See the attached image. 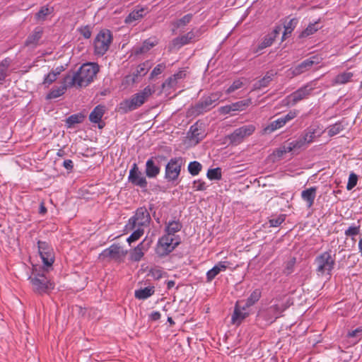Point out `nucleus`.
I'll list each match as a JSON object with an SVG mask.
<instances>
[{
  "instance_id": "3c124183",
  "label": "nucleus",
  "mask_w": 362,
  "mask_h": 362,
  "mask_svg": "<svg viewBox=\"0 0 362 362\" xmlns=\"http://www.w3.org/2000/svg\"><path fill=\"white\" fill-rule=\"evenodd\" d=\"M9 66V61L7 59L0 62V81H3L6 77V72Z\"/></svg>"
},
{
  "instance_id": "c03bdc74",
  "label": "nucleus",
  "mask_w": 362,
  "mask_h": 362,
  "mask_svg": "<svg viewBox=\"0 0 362 362\" xmlns=\"http://www.w3.org/2000/svg\"><path fill=\"white\" fill-rule=\"evenodd\" d=\"M262 291L259 288L255 289L246 299L247 304L254 305L261 298Z\"/></svg>"
},
{
  "instance_id": "cd10ccee",
  "label": "nucleus",
  "mask_w": 362,
  "mask_h": 362,
  "mask_svg": "<svg viewBox=\"0 0 362 362\" xmlns=\"http://www.w3.org/2000/svg\"><path fill=\"white\" fill-rule=\"evenodd\" d=\"M155 292L154 286H148L144 288L136 290L134 296L139 300H144L151 296Z\"/></svg>"
},
{
  "instance_id": "c85d7f7f",
  "label": "nucleus",
  "mask_w": 362,
  "mask_h": 362,
  "mask_svg": "<svg viewBox=\"0 0 362 362\" xmlns=\"http://www.w3.org/2000/svg\"><path fill=\"white\" fill-rule=\"evenodd\" d=\"M249 313L234 308V311L231 317L232 323L234 325H240L247 316Z\"/></svg>"
},
{
  "instance_id": "338daca9",
  "label": "nucleus",
  "mask_w": 362,
  "mask_h": 362,
  "mask_svg": "<svg viewBox=\"0 0 362 362\" xmlns=\"http://www.w3.org/2000/svg\"><path fill=\"white\" fill-rule=\"evenodd\" d=\"M349 337H358V340L362 338V326L357 327L356 329L349 332L348 334Z\"/></svg>"
},
{
  "instance_id": "7ed1b4c3",
  "label": "nucleus",
  "mask_w": 362,
  "mask_h": 362,
  "mask_svg": "<svg viewBox=\"0 0 362 362\" xmlns=\"http://www.w3.org/2000/svg\"><path fill=\"white\" fill-rule=\"evenodd\" d=\"M335 255H332V251H326L317 256L315 264L317 265L316 272L318 276L325 274L330 276L335 265Z\"/></svg>"
},
{
  "instance_id": "f704fd0d",
  "label": "nucleus",
  "mask_w": 362,
  "mask_h": 362,
  "mask_svg": "<svg viewBox=\"0 0 362 362\" xmlns=\"http://www.w3.org/2000/svg\"><path fill=\"white\" fill-rule=\"evenodd\" d=\"M144 9L141 8L139 10H134L132 11L125 18V23L127 24L132 23L133 22L138 21L144 16Z\"/></svg>"
},
{
  "instance_id": "f3484780",
  "label": "nucleus",
  "mask_w": 362,
  "mask_h": 362,
  "mask_svg": "<svg viewBox=\"0 0 362 362\" xmlns=\"http://www.w3.org/2000/svg\"><path fill=\"white\" fill-rule=\"evenodd\" d=\"M202 35L200 29H192L187 33L180 35L173 40L174 45L179 47L197 41Z\"/></svg>"
},
{
  "instance_id": "0eeeda50",
  "label": "nucleus",
  "mask_w": 362,
  "mask_h": 362,
  "mask_svg": "<svg viewBox=\"0 0 362 362\" xmlns=\"http://www.w3.org/2000/svg\"><path fill=\"white\" fill-rule=\"evenodd\" d=\"M180 243V239L179 237H173L164 234L158 240L156 252L160 256H165L173 252Z\"/></svg>"
},
{
  "instance_id": "f8f14e48",
  "label": "nucleus",
  "mask_w": 362,
  "mask_h": 362,
  "mask_svg": "<svg viewBox=\"0 0 362 362\" xmlns=\"http://www.w3.org/2000/svg\"><path fill=\"white\" fill-rule=\"evenodd\" d=\"M38 252L44 264L51 267L54 262V252L52 247L45 241L37 242Z\"/></svg>"
},
{
  "instance_id": "412c9836",
  "label": "nucleus",
  "mask_w": 362,
  "mask_h": 362,
  "mask_svg": "<svg viewBox=\"0 0 362 362\" xmlns=\"http://www.w3.org/2000/svg\"><path fill=\"white\" fill-rule=\"evenodd\" d=\"M316 187H311L301 192V198L304 202H306V205L308 209L313 206L316 197Z\"/></svg>"
},
{
  "instance_id": "c756f323",
  "label": "nucleus",
  "mask_w": 362,
  "mask_h": 362,
  "mask_svg": "<svg viewBox=\"0 0 362 362\" xmlns=\"http://www.w3.org/2000/svg\"><path fill=\"white\" fill-rule=\"evenodd\" d=\"M42 30L40 27L35 28L33 32L28 37L25 41V45H35L42 37Z\"/></svg>"
},
{
  "instance_id": "69168bd1",
  "label": "nucleus",
  "mask_w": 362,
  "mask_h": 362,
  "mask_svg": "<svg viewBox=\"0 0 362 362\" xmlns=\"http://www.w3.org/2000/svg\"><path fill=\"white\" fill-rule=\"evenodd\" d=\"M176 84H177V82H176L175 78H173V76H172L169 77L168 78H167L165 81V82H163V83L162 84V88H165L166 87L167 88H173Z\"/></svg>"
},
{
  "instance_id": "423d86ee",
  "label": "nucleus",
  "mask_w": 362,
  "mask_h": 362,
  "mask_svg": "<svg viewBox=\"0 0 362 362\" xmlns=\"http://www.w3.org/2000/svg\"><path fill=\"white\" fill-rule=\"evenodd\" d=\"M33 290L40 295L48 293L54 289V285L48 278L42 274H37L29 278Z\"/></svg>"
},
{
  "instance_id": "39448f33",
  "label": "nucleus",
  "mask_w": 362,
  "mask_h": 362,
  "mask_svg": "<svg viewBox=\"0 0 362 362\" xmlns=\"http://www.w3.org/2000/svg\"><path fill=\"white\" fill-rule=\"evenodd\" d=\"M112 40L113 36L110 30L107 29L100 30L93 42L94 54L103 56L108 51Z\"/></svg>"
},
{
  "instance_id": "ea45409f",
  "label": "nucleus",
  "mask_w": 362,
  "mask_h": 362,
  "mask_svg": "<svg viewBox=\"0 0 362 362\" xmlns=\"http://www.w3.org/2000/svg\"><path fill=\"white\" fill-rule=\"evenodd\" d=\"M320 28L318 22H315L314 23H310L308 26L301 33L300 37H305L314 34L316 31H317Z\"/></svg>"
},
{
  "instance_id": "13d9d810",
  "label": "nucleus",
  "mask_w": 362,
  "mask_h": 362,
  "mask_svg": "<svg viewBox=\"0 0 362 362\" xmlns=\"http://www.w3.org/2000/svg\"><path fill=\"white\" fill-rule=\"evenodd\" d=\"M48 14L49 8L46 6H42L35 14V18L39 21H44Z\"/></svg>"
},
{
  "instance_id": "ddd939ff",
  "label": "nucleus",
  "mask_w": 362,
  "mask_h": 362,
  "mask_svg": "<svg viewBox=\"0 0 362 362\" xmlns=\"http://www.w3.org/2000/svg\"><path fill=\"white\" fill-rule=\"evenodd\" d=\"M165 160V157L160 155L152 156L149 159H148L146 163L145 169V173L146 177H148V178L156 177L160 172V167L159 164L162 160Z\"/></svg>"
},
{
  "instance_id": "7c9ffc66",
  "label": "nucleus",
  "mask_w": 362,
  "mask_h": 362,
  "mask_svg": "<svg viewBox=\"0 0 362 362\" xmlns=\"http://www.w3.org/2000/svg\"><path fill=\"white\" fill-rule=\"evenodd\" d=\"M157 43L158 42L156 40L147 39L143 42L141 46L135 48L134 52L136 54L146 53L156 46Z\"/></svg>"
},
{
  "instance_id": "bf43d9fd",
  "label": "nucleus",
  "mask_w": 362,
  "mask_h": 362,
  "mask_svg": "<svg viewBox=\"0 0 362 362\" xmlns=\"http://www.w3.org/2000/svg\"><path fill=\"white\" fill-rule=\"evenodd\" d=\"M285 221V215H280L276 218L269 220L270 226L277 227L279 226Z\"/></svg>"
},
{
  "instance_id": "393cba45",
  "label": "nucleus",
  "mask_w": 362,
  "mask_h": 362,
  "mask_svg": "<svg viewBox=\"0 0 362 362\" xmlns=\"http://www.w3.org/2000/svg\"><path fill=\"white\" fill-rule=\"evenodd\" d=\"M276 74L274 71H267L265 76L254 83V89H261L267 87L273 77Z\"/></svg>"
},
{
  "instance_id": "4d7b16f0",
  "label": "nucleus",
  "mask_w": 362,
  "mask_h": 362,
  "mask_svg": "<svg viewBox=\"0 0 362 362\" xmlns=\"http://www.w3.org/2000/svg\"><path fill=\"white\" fill-rule=\"evenodd\" d=\"M220 273L217 267H214L206 273V282L210 283Z\"/></svg>"
},
{
  "instance_id": "4c0bfd02",
  "label": "nucleus",
  "mask_w": 362,
  "mask_h": 362,
  "mask_svg": "<svg viewBox=\"0 0 362 362\" xmlns=\"http://www.w3.org/2000/svg\"><path fill=\"white\" fill-rule=\"evenodd\" d=\"M360 228L361 225L360 221L358 220L357 223H354L344 231V235L346 237H351L352 240H354V237L360 233Z\"/></svg>"
},
{
  "instance_id": "a18cd8bd",
  "label": "nucleus",
  "mask_w": 362,
  "mask_h": 362,
  "mask_svg": "<svg viewBox=\"0 0 362 362\" xmlns=\"http://www.w3.org/2000/svg\"><path fill=\"white\" fill-rule=\"evenodd\" d=\"M192 17H193V14L188 13V14L184 16L182 18L175 21L173 24L177 28H179L180 27H184L192 21Z\"/></svg>"
},
{
  "instance_id": "20e7f679",
  "label": "nucleus",
  "mask_w": 362,
  "mask_h": 362,
  "mask_svg": "<svg viewBox=\"0 0 362 362\" xmlns=\"http://www.w3.org/2000/svg\"><path fill=\"white\" fill-rule=\"evenodd\" d=\"M151 216L148 209L145 206L139 207L135 211V214L132 216L127 225L125 226L126 230H133L136 227L142 228L148 226L151 222Z\"/></svg>"
},
{
  "instance_id": "a19ab883",
  "label": "nucleus",
  "mask_w": 362,
  "mask_h": 362,
  "mask_svg": "<svg viewBox=\"0 0 362 362\" xmlns=\"http://www.w3.org/2000/svg\"><path fill=\"white\" fill-rule=\"evenodd\" d=\"M187 170L190 175L196 176L202 171V165L198 161H192L189 163Z\"/></svg>"
},
{
  "instance_id": "052dcab7",
  "label": "nucleus",
  "mask_w": 362,
  "mask_h": 362,
  "mask_svg": "<svg viewBox=\"0 0 362 362\" xmlns=\"http://www.w3.org/2000/svg\"><path fill=\"white\" fill-rule=\"evenodd\" d=\"M193 188L197 191H204L206 189V182L202 180H196L193 182Z\"/></svg>"
},
{
  "instance_id": "9d476101",
  "label": "nucleus",
  "mask_w": 362,
  "mask_h": 362,
  "mask_svg": "<svg viewBox=\"0 0 362 362\" xmlns=\"http://www.w3.org/2000/svg\"><path fill=\"white\" fill-rule=\"evenodd\" d=\"M255 131V127L253 124L244 125L235 129L233 133L226 136V139L230 144L237 146L242 143L245 138L252 135Z\"/></svg>"
},
{
  "instance_id": "72a5a7b5",
  "label": "nucleus",
  "mask_w": 362,
  "mask_h": 362,
  "mask_svg": "<svg viewBox=\"0 0 362 362\" xmlns=\"http://www.w3.org/2000/svg\"><path fill=\"white\" fill-rule=\"evenodd\" d=\"M298 19L296 18H293L290 19L288 22H286L284 23V31L282 36V40H284L288 35H291V33L293 31L295 28L296 27L298 24Z\"/></svg>"
},
{
  "instance_id": "49530a36",
  "label": "nucleus",
  "mask_w": 362,
  "mask_h": 362,
  "mask_svg": "<svg viewBox=\"0 0 362 362\" xmlns=\"http://www.w3.org/2000/svg\"><path fill=\"white\" fill-rule=\"evenodd\" d=\"M133 233L131 235L127 238V242L131 244L133 242L139 240L144 233V230L142 228L136 227L134 230H132Z\"/></svg>"
},
{
  "instance_id": "aec40b11",
  "label": "nucleus",
  "mask_w": 362,
  "mask_h": 362,
  "mask_svg": "<svg viewBox=\"0 0 362 362\" xmlns=\"http://www.w3.org/2000/svg\"><path fill=\"white\" fill-rule=\"evenodd\" d=\"M277 318L276 315L272 310L270 306L266 309L259 311L257 314V320L264 321L265 325L273 323Z\"/></svg>"
},
{
  "instance_id": "de8ad7c7",
  "label": "nucleus",
  "mask_w": 362,
  "mask_h": 362,
  "mask_svg": "<svg viewBox=\"0 0 362 362\" xmlns=\"http://www.w3.org/2000/svg\"><path fill=\"white\" fill-rule=\"evenodd\" d=\"M83 119V116L82 115L76 114V115H72L69 116L66 119V122L67 124L68 127H71L72 126H74L76 124H79V123L82 122Z\"/></svg>"
},
{
  "instance_id": "6ab92c4d",
  "label": "nucleus",
  "mask_w": 362,
  "mask_h": 362,
  "mask_svg": "<svg viewBox=\"0 0 362 362\" xmlns=\"http://www.w3.org/2000/svg\"><path fill=\"white\" fill-rule=\"evenodd\" d=\"M298 151L293 139H288L282 146L274 151V155L277 158H281L286 153Z\"/></svg>"
},
{
  "instance_id": "e2e57ef3",
  "label": "nucleus",
  "mask_w": 362,
  "mask_h": 362,
  "mask_svg": "<svg viewBox=\"0 0 362 362\" xmlns=\"http://www.w3.org/2000/svg\"><path fill=\"white\" fill-rule=\"evenodd\" d=\"M298 115V111L291 110L288 112L286 115L281 117V119L284 121V125L291 119H294Z\"/></svg>"
},
{
  "instance_id": "dca6fc26",
  "label": "nucleus",
  "mask_w": 362,
  "mask_h": 362,
  "mask_svg": "<svg viewBox=\"0 0 362 362\" xmlns=\"http://www.w3.org/2000/svg\"><path fill=\"white\" fill-rule=\"evenodd\" d=\"M312 90L313 88L308 84L298 88L286 98L287 104L296 105L298 102L307 98L311 94Z\"/></svg>"
},
{
  "instance_id": "680f3d73",
  "label": "nucleus",
  "mask_w": 362,
  "mask_h": 362,
  "mask_svg": "<svg viewBox=\"0 0 362 362\" xmlns=\"http://www.w3.org/2000/svg\"><path fill=\"white\" fill-rule=\"evenodd\" d=\"M243 86V82L240 80L235 81L226 90V93L230 94Z\"/></svg>"
},
{
  "instance_id": "5701e85b",
  "label": "nucleus",
  "mask_w": 362,
  "mask_h": 362,
  "mask_svg": "<svg viewBox=\"0 0 362 362\" xmlns=\"http://www.w3.org/2000/svg\"><path fill=\"white\" fill-rule=\"evenodd\" d=\"M274 42L271 37L266 35L257 45H253L252 46L251 52L254 54H261L264 49L270 47Z\"/></svg>"
},
{
  "instance_id": "1a4fd4ad",
  "label": "nucleus",
  "mask_w": 362,
  "mask_h": 362,
  "mask_svg": "<svg viewBox=\"0 0 362 362\" xmlns=\"http://www.w3.org/2000/svg\"><path fill=\"white\" fill-rule=\"evenodd\" d=\"M182 164V157L173 158L168 161L165 169V178L168 182H175L177 180Z\"/></svg>"
},
{
  "instance_id": "58836bf2",
  "label": "nucleus",
  "mask_w": 362,
  "mask_h": 362,
  "mask_svg": "<svg viewBox=\"0 0 362 362\" xmlns=\"http://www.w3.org/2000/svg\"><path fill=\"white\" fill-rule=\"evenodd\" d=\"M344 129V125L341 122H336L335 124L330 125L327 128V134L329 136H334Z\"/></svg>"
},
{
  "instance_id": "a211bd4d",
  "label": "nucleus",
  "mask_w": 362,
  "mask_h": 362,
  "mask_svg": "<svg viewBox=\"0 0 362 362\" xmlns=\"http://www.w3.org/2000/svg\"><path fill=\"white\" fill-rule=\"evenodd\" d=\"M320 62V58L317 55L313 56L291 69L293 76H298L308 70L315 64Z\"/></svg>"
},
{
  "instance_id": "f257e3e1",
  "label": "nucleus",
  "mask_w": 362,
  "mask_h": 362,
  "mask_svg": "<svg viewBox=\"0 0 362 362\" xmlns=\"http://www.w3.org/2000/svg\"><path fill=\"white\" fill-rule=\"evenodd\" d=\"M99 71L96 63L83 64L76 71H69L65 76V82L73 87L82 88L88 86Z\"/></svg>"
},
{
  "instance_id": "b1692460",
  "label": "nucleus",
  "mask_w": 362,
  "mask_h": 362,
  "mask_svg": "<svg viewBox=\"0 0 362 362\" xmlns=\"http://www.w3.org/2000/svg\"><path fill=\"white\" fill-rule=\"evenodd\" d=\"M105 112V106L97 105L89 115V119L93 123H99Z\"/></svg>"
},
{
  "instance_id": "e433bc0d",
  "label": "nucleus",
  "mask_w": 362,
  "mask_h": 362,
  "mask_svg": "<svg viewBox=\"0 0 362 362\" xmlns=\"http://www.w3.org/2000/svg\"><path fill=\"white\" fill-rule=\"evenodd\" d=\"M284 126V121H283L281 117L278 118L277 119L272 122L268 126H267L264 129V132L266 134H270L273 132L274 131L280 129L281 127Z\"/></svg>"
},
{
  "instance_id": "6e6d98bb",
  "label": "nucleus",
  "mask_w": 362,
  "mask_h": 362,
  "mask_svg": "<svg viewBox=\"0 0 362 362\" xmlns=\"http://www.w3.org/2000/svg\"><path fill=\"white\" fill-rule=\"evenodd\" d=\"M163 274V270L158 267H155L152 268L150 270L149 274H148V275L151 276L154 279H159L162 278Z\"/></svg>"
},
{
  "instance_id": "2f4dec72",
  "label": "nucleus",
  "mask_w": 362,
  "mask_h": 362,
  "mask_svg": "<svg viewBox=\"0 0 362 362\" xmlns=\"http://www.w3.org/2000/svg\"><path fill=\"white\" fill-rule=\"evenodd\" d=\"M151 68V63L148 61H146L141 64H139L136 71L133 74V81L135 82L137 81L138 77L143 76L146 75L148 70Z\"/></svg>"
},
{
  "instance_id": "5fc2aeb1",
  "label": "nucleus",
  "mask_w": 362,
  "mask_h": 362,
  "mask_svg": "<svg viewBox=\"0 0 362 362\" xmlns=\"http://www.w3.org/2000/svg\"><path fill=\"white\" fill-rule=\"evenodd\" d=\"M357 182L358 176L354 173H351L349 175L348 183L346 185L347 190H351L357 185Z\"/></svg>"
},
{
  "instance_id": "864d4df0",
  "label": "nucleus",
  "mask_w": 362,
  "mask_h": 362,
  "mask_svg": "<svg viewBox=\"0 0 362 362\" xmlns=\"http://www.w3.org/2000/svg\"><path fill=\"white\" fill-rule=\"evenodd\" d=\"M78 31L85 39H89L92 34V27L90 25L82 26L78 29Z\"/></svg>"
},
{
  "instance_id": "603ef678",
  "label": "nucleus",
  "mask_w": 362,
  "mask_h": 362,
  "mask_svg": "<svg viewBox=\"0 0 362 362\" xmlns=\"http://www.w3.org/2000/svg\"><path fill=\"white\" fill-rule=\"evenodd\" d=\"M59 74V72H55L54 71H50L45 78L43 83L45 85H50L53 82H54L57 78V76Z\"/></svg>"
},
{
  "instance_id": "79ce46f5",
  "label": "nucleus",
  "mask_w": 362,
  "mask_h": 362,
  "mask_svg": "<svg viewBox=\"0 0 362 362\" xmlns=\"http://www.w3.org/2000/svg\"><path fill=\"white\" fill-rule=\"evenodd\" d=\"M207 177L211 180H220L222 178L221 168L209 169L206 173Z\"/></svg>"
},
{
  "instance_id": "09e8293b",
  "label": "nucleus",
  "mask_w": 362,
  "mask_h": 362,
  "mask_svg": "<svg viewBox=\"0 0 362 362\" xmlns=\"http://www.w3.org/2000/svg\"><path fill=\"white\" fill-rule=\"evenodd\" d=\"M296 262V258L292 257L285 263V267L283 270L284 274L288 276L293 272L295 264Z\"/></svg>"
},
{
  "instance_id": "2eb2a0df",
  "label": "nucleus",
  "mask_w": 362,
  "mask_h": 362,
  "mask_svg": "<svg viewBox=\"0 0 362 362\" xmlns=\"http://www.w3.org/2000/svg\"><path fill=\"white\" fill-rule=\"evenodd\" d=\"M127 254V251H124L122 247L113 244L110 247L104 250L100 254V257L109 258L117 262H121Z\"/></svg>"
},
{
  "instance_id": "4be33fe9",
  "label": "nucleus",
  "mask_w": 362,
  "mask_h": 362,
  "mask_svg": "<svg viewBox=\"0 0 362 362\" xmlns=\"http://www.w3.org/2000/svg\"><path fill=\"white\" fill-rule=\"evenodd\" d=\"M68 87H73L69 86L65 82V76L64 77L63 82L60 86H54L52 88L49 93L47 94V99H54L62 96L66 91Z\"/></svg>"
},
{
  "instance_id": "37998d69",
  "label": "nucleus",
  "mask_w": 362,
  "mask_h": 362,
  "mask_svg": "<svg viewBox=\"0 0 362 362\" xmlns=\"http://www.w3.org/2000/svg\"><path fill=\"white\" fill-rule=\"evenodd\" d=\"M251 104V100L247 99L244 100H240L236 103H232L231 107L233 108V112L235 111H242L245 110Z\"/></svg>"
},
{
  "instance_id": "6e6552de",
  "label": "nucleus",
  "mask_w": 362,
  "mask_h": 362,
  "mask_svg": "<svg viewBox=\"0 0 362 362\" xmlns=\"http://www.w3.org/2000/svg\"><path fill=\"white\" fill-rule=\"evenodd\" d=\"M221 94L219 93H211L210 95L202 98L192 108V113L199 115L210 110L216 105V102L220 98Z\"/></svg>"
},
{
  "instance_id": "a878e982",
  "label": "nucleus",
  "mask_w": 362,
  "mask_h": 362,
  "mask_svg": "<svg viewBox=\"0 0 362 362\" xmlns=\"http://www.w3.org/2000/svg\"><path fill=\"white\" fill-rule=\"evenodd\" d=\"M289 307L288 302H284L280 298H276L274 300V304L270 306L272 310L274 312L278 317L281 314Z\"/></svg>"
},
{
  "instance_id": "774afa93",
  "label": "nucleus",
  "mask_w": 362,
  "mask_h": 362,
  "mask_svg": "<svg viewBox=\"0 0 362 362\" xmlns=\"http://www.w3.org/2000/svg\"><path fill=\"white\" fill-rule=\"evenodd\" d=\"M281 31V26H276L274 29L267 35L272 38V40L274 41L276 37L279 35L280 32Z\"/></svg>"
},
{
  "instance_id": "c9c22d12",
  "label": "nucleus",
  "mask_w": 362,
  "mask_h": 362,
  "mask_svg": "<svg viewBox=\"0 0 362 362\" xmlns=\"http://www.w3.org/2000/svg\"><path fill=\"white\" fill-rule=\"evenodd\" d=\"M143 243H139L130 253V258L132 261L139 262L144 256Z\"/></svg>"
},
{
  "instance_id": "0e129e2a",
  "label": "nucleus",
  "mask_w": 362,
  "mask_h": 362,
  "mask_svg": "<svg viewBox=\"0 0 362 362\" xmlns=\"http://www.w3.org/2000/svg\"><path fill=\"white\" fill-rule=\"evenodd\" d=\"M251 306V305L247 304V300H238L235 305V308L244 311H247V309Z\"/></svg>"
},
{
  "instance_id": "473e14b6",
  "label": "nucleus",
  "mask_w": 362,
  "mask_h": 362,
  "mask_svg": "<svg viewBox=\"0 0 362 362\" xmlns=\"http://www.w3.org/2000/svg\"><path fill=\"white\" fill-rule=\"evenodd\" d=\"M354 74L349 71H345L336 76L333 80L334 85L345 84L351 81Z\"/></svg>"
},
{
  "instance_id": "4468645a",
  "label": "nucleus",
  "mask_w": 362,
  "mask_h": 362,
  "mask_svg": "<svg viewBox=\"0 0 362 362\" xmlns=\"http://www.w3.org/2000/svg\"><path fill=\"white\" fill-rule=\"evenodd\" d=\"M128 181L134 186L145 189L148 186V182L146 177L139 170L136 163H133L129 170Z\"/></svg>"
},
{
  "instance_id": "9b49d317",
  "label": "nucleus",
  "mask_w": 362,
  "mask_h": 362,
  "mask_svg": "<svg viewBox=\"0 0 362 362\" xmlns=\"http://www.w3.org/2000/svg\"><path fill=\"white\" fill-rule=\"evenodd\" d=\"M322 132L317 130V127L310 126L307 128L300 136L293 139V141L295 144H296L298 150H300L305 146L306 144L312 143L315 138L316 136H320Z\"/></svg>"
},
{
  "instance_id": "8fccbe9b",
  "label": "nucleus",
  "mask_w": 362,
  "mask_h": 362,
  "mask_svg": "<svg viewBox=\"0 0 362 362\" xmlns=\"http://www.w3.org/2000/svg\"><path fill=\"white\" fill-rule=\"evenodd\" d=\"M166 66L164 63L158 64L156 65V66L154 67V69L152 70L151 73L149 76V79L152 80L157 76L160 75L163 72V71L165 69Z\"/></svg>"
},
{
  "instance_id": "bb28decb",
  "label": "nucleus",
  "mask_w": 362,
  "mask_h": 362,
  "mask_svg": "<svg viewBox=\"0 0 362 362\" xmlns=\"http://www.w3.org/2000/svg\"><path fill=\"white\" fill-rule=\"evenodd\" d=\"M182 228V224L179 221H172L168 223L165 229V234L168 235L176 237L175 234L179 232Z\"/></svg>"
},
{
  "instance_id": "f03ea898",
  "label": "nucleus",
  "mask_w": 362,
  "mask_h": 362,
  "mask_svg": "<svg viewBox=\"0 0 362 362\" xmlns=\"http://www.w3.org/2000/svg\"><path fill=\"white\" fill-rule=\"evenodd\" d=\"M154 92L155 89L153 87L147 86L142 90L132 95L130 98L120 102L117 111L120 114H127L138 109L148 100Z\"/></svg>"
}]
</instances>
